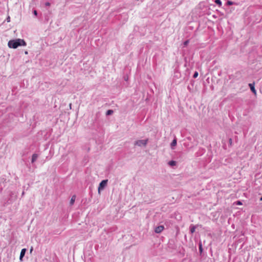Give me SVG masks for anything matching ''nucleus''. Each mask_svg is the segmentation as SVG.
Masks as SVG:
<instances>
[{
    "label": "nucleus",
    "mask_w": 262,
    "mask_h": 262,
    "mask_svg": "<svg viewBox=\"0 0 262 262\" xmlns=\"http://www.w3.org/2000/svg\"><path fill=\"white\" fill-rule=\"evenodd\" d=\"M26 41L23 39L17 38L11 39L8 41V46L10 48L16 49L20 46H26Z\"/></svg>",
    "instance_id": "1"
},
{
    "label": "nucleus",
    "mask_w": 262,
    "mask_h": 262,
    "mask_svg": "<svg viewBox=\"0 0 262 262\" xmlns=\"http://www.w3.org/2000/svg\"><path fill=\"white\" fill-rule=\"evenodd\" d=\"M6 20H7V22H9V21H10V16H8V17L7 18Z\"/></svg>",
    "instance_id": "22"
},
{
    "label": "nucleus",
    "mask_w": 262,
    "mask_h": 262,
    "mask_svg": "<svg viewBox=\"0 0 262 262\" xmlns=\"http://www.w3.org/2000/svg\"><path fill=\"white\" fill-rule=\"evenodd\" d=\"M148 141V139H146L145 140H138L134 142V145L138 146L139 147H145L147 144Z\"/></svg>",
    "instance_id": "2"
},
{
    "label": "nucleus",
    "mask_w": 262,
    "mask_h": 262,
    "mask_svg": "<svg viewBox=\"0 0 262 262\" xmlns=\"http://www.w3.org/2000/svg\"><path fill=\"white\" fill-rule=\"evenodd\" d=\"M260 201H262V196L260 198Z\"/></svg>",
    "instance_id": "26"
},
{
    "label": "nucleus",
    "mask_w": 262,
    "mask_h": 262,
    "mask_svg": "<svg viewBox=\"0 0 262 262\" xmlns=\"http://www.w3.org/2000/svg\"><path fill=\"white\" fill-rule=\"evenodd\" d=\"M25 53L26 54H28V52H27V51H26Z\"/></svg>",
    "instance_id": "27"
},
{
    "label": "nucleus",
    "mask_w": 262,
    "mask_h": 262,
    "mask_svg": "<svg viewBox=\"0 0 262 262\" xmlns=\"http://www.w3.org/2000/svg\"><path fill=\"white\" fill-rule=\"evenodd\" d=\"M33 13L34 15L37 16V11L36 10H34L33 11Z\"/></svg>",
    "instance_id": "19"
},
{
    "label": "nucleus",
    "mask_w": 262,
    "mask_h": 262,
    "mask_svg": "<svg viewBox=\"0 0 262 262\" xmlns=\"http://www.w3.org/2000/svg\"><path fill=\"white\" fill-rule=\"evenodd\" d=\"M187 89L190 92L191 90V88H190V86L189 85H188L187 86Z\"/></svg>",
    "instance_id": "23"
},
{
    "label": "nucleus",
    "mask_w": 262,
    "mask_h": 262,
    "mask_svg": "<svg viewBox=\"0 0 262 262\" xmlns=\"http://www.w3.org/2000/svg\"><path fill=\"white\" fill-rule=\"evenodd\" d=\"M168 164L169 166L173 167L176 165L177 162L175 161L171 160L168 162Z\"/></svg>",
    "instance_id": "12"
},
{
    "label": "nucleus",
    "mask_w": 262,
    "mask_h": 262,
    "mask_svg": "<svg viewBox=\"0 0 262 262\" xmlns=\"http://www.w3.org/2000/svg\"><path fill=\"white\" fill-rule=\"evenodd\" d=\"M189 43V40H185L184 43H183V45H184V47H186L188 45Z\"/></svg>",
    "instance_id": "17"
},
{
    "label": "nucleus",
    "mask_w": 262,
    "mask_h": 262,
    "mask_svg": "<svg viewBox=\"0 0 262 262\" xmlns=\"http://www.w3.org/2000/svg\"><path fill=\"white\" fill-rule=\"evenodd\" d=\"M26 250H27L25 248L21 249L20 253V255H19V259L20 260H22L23 257H24L26 252Z\"/></svg>",
    "instance_id": "7"
},
{
    "label": "nucleus",
    "mask_w": 262,
    "mask_h": 262,
    "mask_svg": "<svg viewBox=\"0 0 262 262\" xmlns=\"http://www.w3.org/2000/svg\"><path fill=\"white\" fill-rule=\"evenodd\" d=\"M199 250L200 254H201L203 251V246L201 242H200L199 243Z\"/></svg>",
    "instance_id": "10"
},
{
    "label": "nucleus",
    "mask_w": 262,
    "mask_h": 262,
    "mask_svg": "<svg viewBox=\"0 0 262 262\" xmlns=\"http://www.w3.org/2000/svg\"><path fill=\"white\" fill-rule=\"evenodd\" d=\"M113 110H108L106 112V116H110V115H112L113 114Z\"/></svg>",
    "instance_id": "14"
},
{
    "label": "nucleus",
    "mask_w": 262,
    "mask_h": 262,
    "mask_svg": "<svg viewBox=\"0 0 262 262\" xmlns=\"http://www.w3.org/2000/svg\"><path fill=\"white\" fill-rule=\"evenodd\" d=\"M50 5H51V4H50V3L49 2H46V3H45V6H50Z\"/></svg>",
    "instance_id": "21"
},
{
    "label": "nucleus",
    "mask_w": 262,
    "mask_h": 262,
    "mask_svg": "<svg viewBox=\"0 0 262 262\" xmlns=\"http://www.w3.org/2000/svg\"><path fill=\"white\" fill-rule=\"evenodd\" d=\"M164 229V227L163 225H160L158 227H156L155 229V232L157 233H161Z\"/></svg>",
    "instance_id": "4"
},
{
    "label": "nucleus",
    "mask_w": 262,
    "mask_h": 262,
    "mask_svg": "<svg viewBox=\"0 0 262 262\" xmlns=\"http://www.w3.org/2000/svg\"><path fill=\"white\" fill-rule=\"evenodd\" d=\"M75 199H76V196L75 195H73L72 197L71 198V199L70 202V204L71 205H73V204L74 203V202L75 201Z\"/></svg>",
    "instance_id": "13"
},
{
    "label": "nucleus",
    "mask_w": 262,
    "mask_h": 262,
    "mask_svg": "<svg viewBox=\"0 0 262 262\" xmlns=\"http://www.w3.org/2000/svg\"><path fill=\"white\" fill-rule=\"evenodd\" d=\"M177 139L176 138H174L172 141L171 142V144H170V146H171V148L172 149H173L174 148V147L176 146L177 145Z\"/></svg>",
    "instance_id": "9"
},
{
    "label": "nucleus",
    "mask_w": 262,
    "mask_h": 262,
    "mask_svg": "<svg viewBox=\"0 0 262 262\" xmlns=\"http://www.w3.org/2000/svg\"><path fill=\"white\" fill-rule=\"evenodd\" d=\"M191 83H193V82H194V81H193V80H191ZM192 85H193V83H192Z\"/></svg>",
    "instance_id": "25"
},
{
    "label": "nucleus",
    "mask_w": 262,
    "mask_h": 262,
    "mask_svg": "<svg viewBox=\"0 0 262 262\" xmlns=\"http://www.w3.org/2000/svg\"><path fill=\"white\" fill-rule=\"evenodd\" d=\"M232 5H238V4L235 2H233L232 1H229V0L227 1V2H226L227 6H231Z\"/></svg>",
    "instance_id": "11"
},
{
    "label": "nucleus",
    "mask_w": 262,
    "mask_h": 262,
    "mask_svg": "<svg viewBox=\"0 0 262 262\" xmlns=\"http://www.w3.org/2000/svg\"><path fill=\"white\" fill-rule=\"evenodd\" d=\"M196 228V225H194L193 224H191L189 227V231L190 234H193L195 231V229Z\"/></svg>",
    "instance_id": "6"
},
{
    "label": "nucleus",
    "mask_w": 262,
    "mask_h": 262,
    "mask_svg": "<svg viewBox=\"0 0 262 262\" xmlns=\"http://www.w3.org/2000/svg\"><path fill=\"white\" fill-rule=\"evenodd\" d=\"M38 157V155L37 154H33L32 156L31 163H34Z\"/></svg>",
    "instance_id": "8"
},
{
    "label": "nucleus",
    "mask_w": 262,
    "mask_h": 262,
    "mask_svg": "<svg viewBox=\"0 0 262 262\" xmlns=\"http://www.w3.org/2000/svg\"><path fill=\"white\" fill-rule=\"evenodd\" d=\"M108 182V180H103L101 181V182L99 183V186H98V192L100 193V191L101 190H103L106 186L107 185Z\"/></svg>",
    "instance_id": "3"
},
{
    "label": "nucleus",
    "mask_w": 262,
    "mask_h": 262,
    "mask_svg": "<svg viewBox=\"0 0 262 262\" xmlns=\"http://www.w3.org/2000/svg\"><path fill=\"white\" fill-rule=\"evenodd\" d=\"M198 72L197 71H195L193 75V78H196L198 76Z\"/></svg>",
    "instance_id": "16"
},
{
    "label": "nucleus",
    "mask_w": 262,
    "mask_h": 262,
    "mask_svg": "<svg viewBox=\"0 0 262 262\" xmlns=\"http://www.w3.org/2000/svg\"><path fill=\"white\" fill-rule=\"evenodd\" d=\"M214 2L219 7H221L222 6V3L221 0H215Z\"/></svg>",
    "instance_id": "15"
},
{
    "label": "nucleus",
    "mask_w": 262,
    "mask_h": 262,
    "mask_svg": "<svg viewBox=\"0 0 262 262\" xmlns=\"http://www.w3.org/2000/svg\"><path fill=\"white\" fill-rule=\"evenodd\" d=\"M236 205H242V203L241 201H237L235 202Z\"/></svg>",
    "instance_id": "18"
},
{
    "label": "nucleus",
    "mask_w": 262,
    "mask_h": 262,
    "mask_svg": "<svg viewBox=\"0 0 262 262\" xmlns=\"http://www.w3.org/2000/svg\"><path fill=\"white\" fill-rule=\"evenodd\" d=\"M33 250V248L32 247L30 249V252H32V251Z\"/></svg>",
    "instance_id": "24"
},
{
    "label": "nucleus",
    "mask_w": 262,
    "mask_h": 262,
    "mask_svg": "<svg viewBox=\"0 0 262 262\" xmlns=\"http://www.w3.org/2000/svg\"><path fill=\"white\" fill-rule=\"evenodd\" d=\"M229 143L230 144V145H232V139L231 138H230L229 139Z\"/></svg>",
    "instance_id": "20"
},
{
    "label": "nucleus",
    "mask_w": 262,
    "mask_h": 262,
    "mask_svg": "<svg viewBox=\"0 0 262 262\" xmlns=\"http://www.w3.org/2000/svg\"><path fill=\"white\" fill-rule=\"evenodd\" d=\"M249 86L251 90V91H252V92L254 94H256V91L255 89V83L254 82L253 83H249Z\"/></svg>",
    "instance_id": "5"
}]
</instances>
